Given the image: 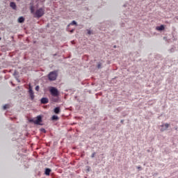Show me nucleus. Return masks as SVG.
<instances>
[{
    "instance_id": "f257e3e1",
    "label": "nucleus",
    "mask_w": 178,
    "mask_h": 178,
    "mask_svg": "<svg viewBox=\"0 0 178 178\" xmlns=\"http://www.w3.org/2000/svg\"><path fill=\"white\" fill-rule=\"evenodd\" d=\"M43 15H45V10L41 8L38 10L33 13V17H37L40 19V17H42Z\"/></svg>"
},
{
    "instance_id": "f03ea898",
    "label": "nucleus",
    "mask_w": 178,
    "mask_h": 178,
    "mask_svg": "<svg viewBox=\"0 0 178 178\" xmlns=\"http://www.w3.org/2000/svg\"><path fill=\"white\" fill-rule=\"evenodd\" d=\"M58 77V72L53 71L48 74V79L50 81H55Z\"/></svg>"
},
{
    "instance_id": "7ed1b4c3",
    "label": "nucleus",
    "mask_w": 178,
    "mask_h": 178,
    "mask_svg": "<svg viewBox=\"0 0 178 178\" xmlns=\"http://www.w3.org/2000/svg\"><path fill=\"white\" fill-rule=\"evenodd\" d=\"M49 92L53 97H58V95H59V91H58V89L56 88L51 87L49 89Z\"/></svg>"
},
{
    "instance_id": "20e7f679",
    "label": "nucleus",
    "mask_w": 178,
    "mask_h": 178,
    "mask_svg": "<svg viewBox=\"0 0 178 178\" xmlns=\"http://www.w3.org/2000/svg\"><path fill=\"white\" fill-rule=\"evenodd\" d=\"M40 122H42V118L41 115H38L36 119L33 120V123H35V124H40Z\"/></svg>"
},
{
    "instance_id": "39448f33",
    "label": "nucleus",
    "mask_w": 178,
    "mask_h": 178,
    "mask_svg": "<svg viewBox=\"0 0 178 178\" xmlns=\"http://www.w3.org/2000/svg\"><path fill=\"white\" fill-rule=\"evenodd\" d=\"M49 102V100L47 97H42L41 99V104H48Z\"/></svg>"
},
{
    "instance_id": "423d86ee",
    "label": "nucleus",
    "mask_w": 178,
    "mask_h": 178,
    "mask_svg": "<svg viewBox=\"0 0 178 178\" xmlns=\"http://www.w3.org/2000/svg\"><path fill=\"white\" fill-rule=\"evenodd\" d=\"M156 30H158V31H162L165 30V26L161 25L160 26H156Z\"/></svg>"
},
{
    "instance_id": "0eeeda50",
    "label": "nucleus",
    "mask_w": 178,
    "mask_h": 178,
    "mask_svg": "<svg viewBox=\"0 0 178 178\" xmlns=\"http://www.w3.org/2000/svg\"><path fill=\"white\" fill-rule=\"evenodd\" d=\"M51 172V170L49 168H46L45 171H44V175H46V176H49L50 173Z\"/></svg>"
},
{
    "instance_id": "6e6552de",
    "label": "nucleus",
    "mask_w": 178,
    "mask_h": 178,
    "mask_svg": "<svg viewBox=\"0 0 178 178\" xmlns=\"http://www.w3.org/2000/svg\"><path fill=\"white\" fill-rule=\"evenodd\" d=\"M29 93L31 100L33 101V99H34L35 98L34 92L33 90H31V92H29Z\"/></svg>"
},
{
    "instance_id": "1a4fd4ad",
    "label": "nucleus",
    "mask_w": 178,
    "mask_h": 178,
    "mask_svg": "<svg viewBox=\"0 0 178 178\" xmlns=\"http://www.w3.org/2000/svg\"><path fill=\"white\" fill-rule=\"evenodd\" d=\"M161 127H165L164 129H161V131H164V130H166L169 128V124L166 123L163 125H161Z\"/></svg>"
},
{
    "instance_id": "9d476101",
    "label": "nucleus",
    "mask_w": 178,
    "mask_h": 178,
    "mask_svg": "<svg viewBox=\"0 0 178 178\" xmlns=\"http://www.w3.org/2000/svg\"><path fill=\"white\" fill-rule=\"evenodd\" d=\"M54 113H56L57 115L60 113V108L56 107L54 108Z\"/></svg>"
},
{
    "instance_id": "9b49d317",
    "label": "nucleus",
    "mask_w": 178,
    "mask_h": 178,
    "mask_svg": "<svg viewBox=\"0 0 178 178\" xmlns=\"http://www.w3.org/2000/svg\"><path fill=\"white\" fill-rule=\"evenodd\" d=\"M10 8H12L14 10L16 9V3L15 2H11L10 3Z\"/></svg>"
},
{
    "instance_id": "f8f14e48",
    "label": "nucleus",
    "mask_w": 178,
    "mask_h": 178,
    "mask_svg": "<svg viewBox=\"0 0 178 178\" xmlns=\"http://www.w3.org/2000/svg\"><path fill=\"white\" fill-rule=\"evenodd\" d=\"M18 22H19V23H24V17H20L18 19Z\"/></svg>"
},
{
    "instance_id": "ddd939ff",
    "label": "nucleus",
    "mask_w": 178,
    "mask_h": 178,
    "mask_svg": "<svg viewBox=\"0 0 178 178\" xmlns=\"http://www.w3.org/2000/svg\"><path fill=\"white\" fill-rule=\"evenodd\" d=\"M77 26V22H76V21H72L69 25H68V27L70 26Z\"/></svg>"
},
{
    "instance_id": "4468645a",
    "label": "nucleus",
    "mask_w": 178,
    "mask_h": 178,
    "mask_svg": "<svg viewBox=\"0 0 178 178\" xmlns=\"http://www.w3.org/2000/svg\"><path fill=\"white\" fill-rule=\"evenodd\" d=\"M29 92L33 91V86H31V83H29Z\"/></svg>"
},
{
    "instance_id": "2eb2a0df",
    "label": "nucleus",
    "mask_w": 178,
    "mask_h": 178,
    "mask_svg": "<svg viewBox=\"0 0 178 178\" xmlns=\"http://www.w3.org/2000/svg\"><path fill=\"white\" fill-rule=\"evenodd\" d=\"M52 120H58V118L56 115H53L51 117Z\"/></svg>"
},
{
    "instance_id": "dca6fc26",
    "label": "nucleus",
    "mask_w": 178,
    "mask_h": 178,
    "mask_svg": "<svg viewBox=\"0 0 178 178\" xmlns=\"http://www.w3.org/2000/svg\"><path fill=\"white\" fill-rule=\"evenodd\" d=\"M3 108L4 110L8 109L9 108V105L6 104V105L3 106Z\"/></svg>"
},
{
    "instance_id": "f3484780",
    "label": "nucleus",
    "mask_w": 178,
    "mask_h": 178,
    "mask_svg": "<svg viewBox=\"0 0 178 178\" xmlns=\"http://www.w3.org/2000/svg\"><path fill=\"white\" fill-rule=\"evenodd\" d=\"M35 91H40V86H37L35 88Z\"/></svg>"
},
{
    "instance_id": "a211bd4d",
    "label": "nucleus",
    "mask_w": 178,
    "mask_h": 178,
    "mask_svg": "<svg viewBox=\"0 0 178 178\" xmlns=\"http://www.w3.org/2000/svg\"><path fill=\"white\" fill-rule=\"evenodd\" d=\"M31 13H33V14L35 13H34V8H33V7L31 8Z\"/></svg>"
},
{
    "instance_id": "6ab92c4d",
    "label": "nucleus",
    "mask_w": 178,
    "mask_h": 178,
    "mask_svg": "<svg viewBox=\"0 0 178 178\" xmlns=\"http://www.w3.org/2000/svg\"><path fill=\"white\" fill-rule=\"evenodd\" d=\"M102 66V65L101 64V63H99L98 65H97V67H98V69H101V67Z\"/></svg>"
},
{
    "instance_id": "aec40b11",
    "label": "nucleus",
    "mask_w": 178,
    "mask_h": 178,
    "mask_svg": "<svg viewBox=\"0 0 178 178\" xmlns=\"http://www.w3.org/2000/svg\"><path fill=\"white\" fill-rule=\"evenodd\" d=\"M95 156V152L92 153L91 155V158H94Z\"/></svg>"
},
{
    "instance_id": "412c9836",
    "label": "nucleus",
    "mask_w": 178,
    "mask_h": 178,
    "mask_svg": "<svg viewBox=\"0 0 178 178\" xmlns=\"http://www.w3.org/2000/svg\"><path fill=\"white\" fill-rule=\"evenodd\" d=\"M88 34L90 35L91 34V31L88 30Z\"/></svg>"
},
{
    "instance_id": "4be33fe9",
    "label": "nucleus",
    "mask_w": 178,
    "mask_h": 178,
    "mask_svg": "<svg viewBox=\"0 0 178 178\" xmlns=\"http://www.w3.org/2000/svg\"><path fill=\"white\" fill-rule=\"evenodd\" d=\"M137 169H138L139 170H141V166H138Z\"/></svg>"
},
{
    "instance_id": "5701e85b",
    "label": "nucleus",
    "mask_w": 178,
    "mask_h": 178,
    "mask_svg": "<svg viewBox=\"0 0 178 178\" xmlns=\"http://www.w3.org/2000/svg\"><path fill=\"white\" fill-rule=\"evenodd\" d=\"M74 31V29H72V31H71V33H73Z\"/></svg>"
},
{
    "instance_id": "b1692460",
    "label": "nucleus",
    "mask_w": 178,
    "mask_h": 178,
    "mask_svg": "<svg viewBox=\"0 0 178 178\" xmlns=\"http://www.w3.org/2000/svg\"><path fill=\"white\" fill-rule=\"evenodd\" d=\"M121 123H123V120H121Z\"/></svg>"
},
{
    "instance_id": "393cba45",
    "label": "nucleus",
    "mask_w": 178,
    "mask_h": 178,
    "mask_svg": "<svg viewBox=\"0 0 178 178\" xmlns=\"http://www.w3.org/2000/svg\"><path fill=\"white\" fill-rule=\"evenodd\" d=\"M1 38H0V41H1Z\"/></svg>"
}]
</instances>
